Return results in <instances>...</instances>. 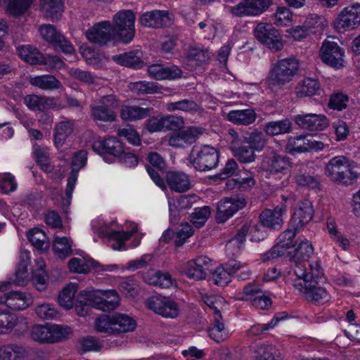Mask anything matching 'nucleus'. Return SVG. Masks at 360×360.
<instances>
[{
    "mask_svg": "<svg viewBox=\"0 0 360 360\" xmlns=\"http://www.w3.org/2000/svg\"><path fill=\"white\" fill-rule=\"evenodd\" d=\"M308 266L309 269L301 264L292 269L293 274L297 277L292 285L307 301L324 304L330 300V296L325 288L316 285L323 275L322 269L317 262Z\"/></svg>",
    "mask_w": 360,
    "mask_h": 360,
    "instance_id": "nucleus-1",
    "label": "nucleus"
},
{
    "mask_svg": "<svg viewBox=\"0 0 360 360\" xmlns=\"http://www.w3.org/2000/svg\"><path fill=\"white\" fill-rule=\"evenodd\" d=\"M354 162L345 156L331 158L325 167V174L334 182L352 185L358 179Z\"/></svg>",
    "mask_w": 360,
    "mask_h": 360,
    "instance_id": "nucleus-2",
    "label": "nucleus"
},
{
    "mask_svg": "<svg viewBox=\"0 0 360 360\" xmlns=\"http://www.w3.org/2000/svg\"><path fill=\"white\" fill-rule=\"evenodd\" d=\"M300 61L295 57L278 60L270 68L267 77L269 85L281 87L290 82L300 70Z\"/></svg>",
    "mask_w": 360,
    "mask_h": 360,
    "instance_id": "nucleus-3",
    "label": "nucleus"
},
{
    "mask_svg": "<svg viewBox=\"0 0 360 360\" xmlns=\"http://www.w3.org/2000/svg\"><path fill=\"white\" fill-rule=\"evenodd\" d=\"M119 105L120 101L116 95L112 94L103 96L96 103L90 105V116L96 124L115 122V110Z\"/></svg>",
    "mask_w": 360,
    "mask_h": 360,
    "instance_id": "nucleus-4",
    "label": "nucleus"
},
{
    "mask_svg": "<svg viewBox=\"0 0 360 360\" xmlns=\"http://www.w3.org/2000/svg\"><path fill=\"white\" fill-rule=\"evenodd\" d=\"M71 333L70 328L60 325H35L30 335L33 340L40 343H54L66 339Z\"/></svg>",
    "mask_w": 360,
    "mask_h": 360,
    "instance_id": "nucleus-5",
    "label": "nucleus"
},
{
    "mask_svg": "<svg viewBox=\"0 0 360 360\" xmlns=\"http://www.w3.org/2000/svg\"><path fill=\"white\" fill-rule=\"evenodd\" d=\"M191 163L194 168L205 172L215 168L219 162V153L212 146L205 145L194 146L191 153Z\"/></svg>",
    "mask_w": 360,
    "mask_h": 360,
    "instance_id": "nucleus-6",
    "label": "nucleus"
},
{
    "mask_svg": "<svg viewBox=\"0 0 360 360\" xmlns=\"http://www.w3.org/2000/svg\"><path fill=\"white\" fill-rule=\"evenodd\" d=\"M135 15L131 10H121L113 17V31L127 44L132 40L135 34Z\"/></svg>",
    "mask_w": 360,
    "mask_h": 360,
    "instance_id": "nucleus-7",
    "label": "nucleus"
},
{
    "mask_svg": "<svg viewBox=\"0 0 360 360\" xmlns=\"http://www.w3.org/2000/svg\"><path fill=\"white\" fill-rule=\"evenodd\" d=\"M319 56L321 61L335 69L345 65V49L336 41L325 39L320 48Z\"/></svg>",
    "mask_w": 360,
    "mask_h": 360,
    "instance_id": "nucleus-8",
    "label": "nucleus"
},
{
    "mask_svg": "<svg viewBox=\"0 0 360 360\" xmlns=\"http://www.w3.org/2000/svg\"><path fill=\"white\" fill-rule=\"evenodd\" d=\"M272 4V0H241L231 6L229 11L236 17H255L266 12Z\"/></svg>",
    "mask_w": 360,
    "mask_h": 360,
    "instance_id": "nucleus-9",
    "label": "nucleus"
},
{
    "mask_svg": "<svg viewBox=\"0 0 360 360\" xmlns=\"http://www.w3.org/2000/svg\"><path fill=\"white\" fill-rule=\"evenodd\" d=\"M255 38L273 51L283 49V44L278 31L269 23L259 22L254 29Z\"/></svg>",
    "mask_w": 360,
    "mask_h": 360,
    "instance_id": "nucleus-10",
    "label": "nucleus"
},
{
    "mask_svg": "<svg viewBox=\"0 0 360 360\" xmlns=\"http://www.w3.org/2000/svg\"><path fill=\"white\" fill-rule=\"evenodd\" d=\"M335 28L339 32L352 30L360 25V4L344 8L334 20Z\"/></svg>",
    "mask_w": 360,
    "mask_h": 360,
    "instance_id": "nucleus-11",
    "label": "nucleus"
},
{
    "mask_svg": "<svg viewBox=\"0 0 360 360\" xmlns=\"http://www.w3.org/2000/svg\"><path fill=\"white\" fill-rule=\"evenodd\" d=\"M88 300L93 307L104 311L115 309L120 303L119 295L115 290L89 291Z\"/></svg>",
    "mask_w": 360,
    "mask_h": 360,
    "instance_id": "nucleus-12",
    "label": "nucleus"
},
{
    "mask_svg": "<svg viewBox=\"0 0 360 360\" xmlns=\"http://www.w3.org/2000/svg\"><path fill=\"white\" fill-rule=\"evenodd\" d=\"M145 304L148 309L165 318L174 319L179 314V305L166 297L153 295L148 297Z\"/></svg>",
    "mask_w": 360,
    "mask_h": 360,
    "instance_id": "nucleus-13",
    "label": "nucleus"
},
{
    "mask_svg": "<svg viewBox=\"0 0 360 360\" xmlns=\"http://www.w3.org/2000/svg\"><path fill=\"white\" fill-rule=\"evenodd\" d=\"M231 136L230 148L235 158L242 163H251L255 160V150L238 138V132L229 130Z\"/></svg>",
    "mask_w": 360,
    "mask_h": 360,
    "instance_id": "nucleus-14",
    "label": "nucleus"
},
{
    "mask_svg": "<svg viewBox=\"0 0 360 360\" xmlns=\"http://www.w3.org/2000/svg\"><path fill=\"white\" fill-rule=\"evenodd\" d=\"M87 153L84 150H80L74 156L72 165L74 167L68 179L67 187L65 189V198L63 200V207H68L71 203L72 194L75 188V183L78 177L79 169L83 167L86 162Z\"/></svg>",
    "mask_w": 360,
    "mask_h": 360,
    "instance_id": "nucleus-15",
    "label": "nucleus"
},
{
    "mask_svg": "<svg viewBox=\"0 0 360 360\" xmlns=\"http://www.w3.org/2000/svg\"><path fill=\"white\" fill-rule=\"evenodd\" d=\"M245 205L246 200L242 197L226 198L221 200L217 204V221L224 223Z\"/></svg>",
    "mask_w": 360,
    "mask_h": 360,
    "instance_id": "nucleus-16",
    "label": "nucleus"
},
{
    "mask_svg": "<svg viewBox=\"0 0 360 360\" xmlns=\"http://www.w3.org/2000/svg\"><path fill=\"white\" fill-rule=\"evenodd\" d=\"M42 38L53 44L56 49H59L65 53H72L75 51L72 44L51 25H43L39 27Z\"/></svg>",
    "mask_w": 360,
    "mask_h": 360,
    "instance_id": "nucleus-17",
    "label": "nucleus"
},
{
    "mask_svg": "<svg viewBox=\"0 0 360 360\" xmlns=\"http://www.w3.org/2000/svg\"><path fill=\"white\" fill-rule=\"evenodd\" d=\"M115 32L110 21H103L89 29L85 35L89 41L100 46L112 39Z\"/></svg>",
    "mask_w": 360,
    "mask_h": 360,
    "instance_id": "nucleus-18",
    "label": "nucleus"
},
{
    "mask_svg": "<svg viewBox=\"0 0 360 360\" xmlns=\"http://www.w3.org/2000/svg\"><path fill=\"white\" fill-rule=\"evenodd\" d=\"M202 134L200 128L189 127L172 134L168 139V144L174 148H184L195 142Z\"/></svg>",
    "mask_w": 360,
    "mask_h": 360,
    "instance_id": "nucleus-19",
    "label": "nucleus"
},
{
    "mask_svg": "<svg viewBox=\"0 0 360 360\" xmlns=\"http://www.w3.org/2000/svg\"><path fill=\"white\" fill-rule=\"evenodd\" d=\"M294 121L302 129L311 131L323 130L329 125L328 118L321 114L297 115Z\"/></svg>",
    "mask_w": 360,
    "mask_h": 360,
    "instance_id": "nucleus-20",
    "label": "nucleus"
},
{
    "mask_svg": "<svg viewBox=\"0 0 360 360\" xmlns=\"http://www.w3.org/2000/svg\"><path fill=\"white\" fill-rule=\"evenodd\" d=\"M292 227V229L289 228L283 232L278 237V243L266 253L265 256L268 259L280 257L284 255L288 249L295 246L293 240L298 229L295 226Z\"/></svg>",
    "mask_w": 360,
    "mask_h": 360,
    "instance_id": "nucleus-21",
    "label": "nucleus"
},
{
    "mask_svg": "<svg viewBox=\"0 0 360 360\" xmlns=\"http://www.w3.org/2000/svg\"><path fill=\"white\" fill-rule=\"evenodd\" d=\"M140 23L147 27L162 28L171 25L172 18L167 11L154 10L142 14Z\"/></svg>",
    "mask_w": 360,
    "mask_h": 360,
    "instance_id": "nucleus-22",
    "label": "nucleus"
},
{
    "mask_svg": "<svg viewBox=\"0 0 360 360\" xmlns=\"http://www.w3.org/2000/svg\"><path fill=\"white\" fill-rule=\"evenodd\" d=\"M148 75L156 80L176 79L181 78L182 70L175 65H164L160 63H154L148 67Z\"/></svg>",
    "mask_w": 360,
    "mask_h": 360,
    "instance_id": "nucleus-23",
    "label": "nucleus"
},
{
    "mask_svg": "<svg viewBox=\"0 0 360 360\" xmlns=\"http://www.w3.org/2000/svg\"><path fill=\"white\" fill-rule=\"evenodd\" d=\"M137 229V225L133 224L131 231H109L106 226L100 227L96 231L100 237L108 238L110 241H113L111 246L114 250H120L124 248L125 241L128 240Z\"/></svg>",
    "mask_w": 360,
    "mask_h": 360,
    "instance_id": "nucleus-24",
    "label": "nucleus"
},
{
    "mask_svg": "<svg viewBox=\"0 0 360 360\" xmlns=\"http://www.w3.org/2000/svg\"><path fill=\"white\" fill-rule=\"evenodd\" d=\"M212 260L206 256H200L188 262L186 274L189 278L195 280L205 278L208 272H211Z\"/></svg>",
    "mask_w": 360,
    "mask_h": 360,
    "instance_id": "nucleus-25",
    "label": "nucleus"
},
{
    "mask_svg": "<svg viewBox=\"0 0 360 360\" xmlns=\"http://www.w3.org/2000/svg\"><path fill=\"white\" fill-rule=\"evenodd\" d=\"M285 211L284 205L277 206L273 210H264L259 215L261 224L270 229H280L283 224V216Z\"/></svg>",
    "mask_w": 360,
    "mask_h": 360,
    "instance_id": "nucleus-26",
    "label": "nucleus"
},
{
    "mask_svg": "<svg viewBox=\"0 0 360 360\" xmlns=\"http://www.w3.org/2000/svg\"><path fill=\"white\" fill-rule=\"evenodd\" d=\"M263 167L273 174H287L290 170L291 162L287 156L274 153L264 162Z\"/></svg>",
    "mask_w": 360,
    "mask_h": 360,
    "instance_id": "nucleus-27",
    "label": "nucleus"
},
{
    "mask_svg": "<svg viewBox=\"0 0 360 360\" xmlns=\"http://www.w3.org/2000/svg\"><path fill=\"white\" fill-rule=\"evenodd\" d=\"M92 149L101 155L109 154L118 157L123 152L122 143L115 137H108L103 140L95 141Z\"/></svg>",
    "mask_w": 360,
    "mask_h": 360,
    "instance_id": "nucleus-28",
    "label": "nucleus"
},
{
    "mask_svg": "<svg viewBox=\"0 0 360 360\" xmlns=\"http://www.w3.org/2000/svg\"><path fill=\"white\" fill-rule=\"evenodd\" d=\"M314 214V210L311 202L305 200L300 202L298 207L294 212L290 221V226L300 229L311 221Z\"/></svg>",
    "mask_w": 360,
    "mask_h": 360,
    "instance_id": "nucleus-29",
    "label": "nucleus"
},
{
    "mask_svg": "<svg viewBox=\"0 0 360 360\" xmlns=\"http://www.w3.org/2000/svg\"><path fill=\"white\" fill-rule=\"evenodd\" d=\"M166 181L169 188L175 192L184 193L191 188L189 176L182 172H167Z\"/></svg>",
    "mask_w": 360,
    "mask_h": 360,
    "instance_id": "nucleus-30",
    "label": "nucleus"
},
{
    "mask_svg": "<svg viewBox=\"0 0 360 360\" xmlns=\"http://www.w3.org/2000/svg\"><path fill=\"white\" fill-rule=\"evenodd\" d=\"M75 129L74 121L65 119L56 123L53 129V142L56 148L62 147Z\"/></svg>",
    "mask_w": 360,
    "mask_h": 360,
    "instance_id": "nucleus-31",
    "label": "nucleus"
},
{
    "mask_svg": "<svg viewBox=\"0 0 360 360\" xmlns=\"http://www.w3.org/2000/svg\"><path fill=\"white\" fill-rule=\"evenodd\" d=\"M0 302L4 303L8 307L13 310H22L31 304L32 299L25 293L13 291L6 293L4 300H0Z\"/></svg>",
    "mask_w": 360,
    "mask_h": 360,
    "instance_id": "nucleus-32",
    "label": "nucleus"
},
{
    "mask_svg": "<svg viewBox=\"0 0 360 360\" xmlns=\"http://www.w3.org/2000/svg\"><path fill=\"white\" fill-rule=\"evenodd\" d=\"M257 117V115L253 108H249L243 110H231L226 115L229 122L243 126H248L253 124Z\"/></svg>",
    "mask_w": 360,
    "mask_h": 360,
    "instance_id": "nucleus-33",
    "label": "nucleus"
},
{
    "mask_svg": "<svg viewBox=\"0 0 360 360\" xmlns=\"http://www.w3.org/2000/svg\"><path fill=\"white\" fill-rule=\"evenodd\" d=\"M25 105L32 111H43L56 105V101L52 97L28 94L23 98Z\"/></svg>",
    "mask_w": 360,
    "mask_h": 360,
    "instance_id": "nucleus-34",
    "label": "nucleus"
},
{
    "mask_svg": "<svg viewBox=\"0 0 360 360\" xmlns=\"http://www.w3.org/2000/svg\"><path fill=\"white\" fill-rule=\"evenodd\" d=\"M142 58V52L139 50H134L120 55L113 56L112 60L123 66L133 68H141L144 65Z\"/></svg>",
    "mask_w": 360,
    "mask_h": 360,
    "instance_id": "nucleus-35",
    "label": "nucleus"
},
{
    "mask_svg": "<svg viewBox=\"0 0 360 360\" xmlns=\"http://www.w3.org/2000/svg\"><path fill=\"white\" fill-rule=\"evenodd\" d=\"M313 254L314 247L311 243L307 240H301L294 250V255L292 257L295 264L293 269L299 264L303 265L307 269V262Z\"/></svg>",
    "mask_w": 360,
    "mask_h": 360,
    "instance_id": "nucleus-36",
    "label": "nucleus"
},
{
    "mask_svg": "<svg viewBox=\"0 0 360 360\" xmlns=\"http://www.w3.org/2000/svg\"><path fill=\"white\" fill-rule=\"evenodd\" d=\"M238 138L257 152L264 149L267 141L264 134L257 129L252 132L238 133Z\"/></svg>",
    "mask_w": 360,
    "mask_h": 360,
    "instance_id": "nucleus-37",
    "label": "nucleus"
},
{
    "mask_svg": "<svg viewBox=\"0 0 360 360\" xmlns=\"http://www.w3.org/2000/svg\"><path fill=\"white\" fill-rule=\"evenodd\" d=\"M320 89L319 82L311 77H305L300 81L295 87L297 97L303 98L315 95Z\"/></svg>",
    "mask_w": 360,
    "mask_h": 360,
    "instance_id": "nucleus-38",
    "label": "nucleus"
},
{
    "mask_svg": "<svg viewBox=\"0 0 360 360\" xmlns=\"http://www.w3.org/2000/svg\"><path fill=\"white\" fill-rule=\"evenodd\" d=\"M41 8L45 17L52 21L58 20L63 11L62 0H41Z\"/></svg>",
    "mask_w": 360,
    "mask_h": 360,
    "instance_id": "nucleus-39",
    "label": "nucleus"
},
{
    "mask_svg": "<svg viewBox=\"0 0 360 360\" xmlns=\"http://www.w3.org/2000/svg\"><path fill=\"white\" fill-rule=\"evenodd\" d=\"M292 122L289 119L268 122L264 126L266 134L274 136L288 134L292 131Z\"/></svg>",
    "mask_w": 360,
    "mask_h": 360,
    "instance_id": "nucleus-40",
    "label": "nucleus"
},
{
    "mask_svg": "<svg viewBox=\"0 0 360 360\" xmlns=\"http://www.w3.org/2000/svg\"><path fill=\"white\" fill-rule=\"evenodd\" d=\"M150 114V109L137 105H124L122 107L120 115L125 121H136L147 117Z\"/></svg>",
    "mask_w": 360,
    "mask_h": 360,
    "instance_id": "nucleus-41",
    "label": "nucleus"
},
{
    "mask_svg": "<svg viewBox=\"0 0 360 360\" xmlns=\"http://www.w3.org/2000/svg\"><path fill=\"white\" fill-rule=\"evenodd\" d=\"M30 84L43 90L58 89L62 86L61 82L52 75H44L30 78Z\"/></svg>",
    "mask_w": 360,
    "mask_h": 360,
    "instance_id": "nucleus-42",
    "label": "nucleus"
},
{
    "mask_svg": "<svg viewBox=\"0 0 360 360\" xmlns=\"http://www.w3.org/2000/svg\"><path fill=\"white\" fill-rule=\"evenodd\" d=\"M18 55L25 62L31 65H40L43 54L31 45H22L16 49Z\"/></svg>",
    "mask_w": 360,
    "mask_h": 360,
    "instance_id": "nucleus-43",
    "label": "nucleus"
},
{
    "mask_svg": "<svg viewBox=\"0 0 360 360\" xmlns=\"http://www.w3.org/2000/svg\"><path fill=\"white\" fill-rule=\"evenodd\" d=\"M27 238L32 245L38 250L45 252L49 250L50 243L44 231L34 228L28 231Z\"/></svg>",
    "mask_w": 360,
    "mask_h": 360,
    "instance_id": "nucleus-44",
    "label": "nucleus"
},
{
    "mask_svg": "<svg viewBox=\"0 0 360 360\" xmlns=\"http://www.w3.org/2000/svg\"><path fill=\"white\" fill-rule=\"evenodd\" d=\"M30 264V252L21 250L20 253L19 262L15 272L14 282L18 285H23L27 277V266Z\"/></svg>",
    "mask_w": 360,
    "mask_h": 360,
    "instance_id": "nucleus-45",
    "label": "nucleus"
},
{
    "mask_svg": "<svg viewBox=\"0 0 360 360\" xmlns=\"http://www.w3.org/2000/svg\"><path fill=\"white\" fill-rule=\"evenodd\" d=\"M114 334L132 331L136 328L135 321L129 316L117 314L112 316Z\"/></svg>",
    "mask_w": 360,
    "mask_h": 360,
    "instance_id": "nucleus-46",
    "label": "nucleus"
},
{
    "mask_svg": "<svg viewBox=\"0 0 360 360\" xmlns=\"http://www.w3.org/2000/svg\"><path fill=\"white\" fill-rule=\"evenodd\" d=\"M221 320L222 316L221 314L214 315L213 326L208 329L209 336L217 342H223L229 337V333L226 330Z\"/></svg>",
    "mask_w": 360,
    "mask_h": 360,
    "instance_id": "nucleus-47",
    "label": "nucleus"
},
{
    "mask_svg": "<svg viewBox=\"0 0 360 360\" xmlns=\"http://www.w3.org/2000/svg\"><path fill=\"white\" fill-rule=\"evenodd\" d=\"M208 49L200 46H191L188 49L186 59L193 65H200L207 62L210 58Z\"/></svg>",
    "mask_w": 360,
    "mask_h": 360,
    "instance_id": "nucleus-48",
    "label": "nucleus"
},
{
    "mask_svg": "<svg viewBox=\"0 0 360 360\" xmlns=\"http://www.w3.org/2000/svg\"><path fill=\"white\" fill-rule=\"evenodd\" d=\"M33 0H0V4L6 6L8 11L15 17L25 13Z\"/></svg>",
    "mask_w": 360,
    "mask_h": 360,
    "instance_id": "nucleus-49",
    "label": "nucleus"
},
{
    "mask_svg": "<svg viewBox=\"0 0 360 360\" xmlns=\"http://www.w3.org/2000/svg\"><path fill=\"white\" fill-rule=\"evenodd\" d=\"M18 318L8 310L0 309V335L9 333L18 324Z\"/></svg>",
    "mask_w": 360,
    "mask_h": 360,
    "instance_id": "nucleus-50",
    "label": "nucleus"
},
{
    "mask_svg": "<svg viewBox=\"0 0 360 360\" xmlns=\"http://www.w3.org/2000/svg\"><path fill=\"white\" fill-rule=\"evenodd\" d=\"M286 317L287 316L284 312L276 314L268 324H255L252 326L248 330L247 334L249 337L259 335L269 328L275 327L280 321L284 320Z\"/></svg>",
    "mask_w": 360,
    "mask_h": 360,
    "instance_id": "nucleus-51",
    "label": "nucleus"
},
{
    "mask_svg": "<svg viewBox=\"0 0 360 360\" xmlns=\"http://www.w3.org/2000/svg\"><path fill=\"white\" fill-rule=\"evenodd\" d=\"M167 109L169 111L181 110L186 112H195L200 110V107L193 100L184 99L168 103L167 104Z\"/></svg>",
    "mask_w": 360,
    "mask_h": 360,
    "instance_id": "nucleus-52",
    "label": "nucleus"
},
{
    "mask_svg": "<svg viewBox=\"0 0 360 360\" xmlns=\"http://www.w3.org/2000/svg\"><path fill=\"white\" fill-rule=\"evenodd\" d=\"M147 281L150 285L158 286L162 288H168L173 285L174 280L169 273L158 271L150 276Z\"/></svg>",
    "mask_w": 360,
    "mask_h": 360,
    "instance_id": "nucleus-53",
    "label": "nucleus"
},
{
    "mask_svg": "<svg viewBox=\"0 0 360 360\" xmlns=\"http://www.w3.org/2000/svg\"><path fill=\"white\" fill-rule=\"evenodd\" d=\"M131 91L138 95L155 94L158 92V86L153 82L139 81L130 83Z\"/></svg>",
    "mask_w": 360,
    "mask_h": 360,
    "instance_id": "nucleus-54",
    "label": "nucleus"
},
{
    "mask_svg": "<svg viewBox=\"0 0 360 360\" xmlns=\"http://www.w3.org/2000/svg\"><path fill=\"white\" fill-rule=\"evenodd\" d=\"M76 292L77 286L75 284L65 286L58 295L59 304L66 309L72 308Z\"/></svg>",
    "mask_w": 360,
    "mask_h": 360,
    "instance_id": "nucleus-55",
    "label": "nucleus"
},
{
    "mask_svg": "<svg viewBox=\"0 0 360 360\" xmlns=\"http://www.w3.org/2000/svg\"><path fill=\"white\" fill-rule=\"evenodd\" d=\"M37 316L43 320H52L58 317V311L53 304L42 303L35 307Z\"/></svg>",
    "mask_w": 360,
    "mask_h": 360,
    "instance_id": "nucleus-56",
    "label": "nucleus"
},
{
    "mask_svg": "<svg viewBox=\"0 0 360 360\" xmlns=\"http://www.w3.org/2000/svg\"><path fill=\"white\" fill-rule=\"evenodd\" d=\"M23 349L16 345L0 347V360H18L22 355Z\"/></svg>",
    "mask_w": 360,
    "mask_h": 360,
    "instance_id": "nucleus-57",
    "label": "nucleus"
},
{
    "mask_svg": "<svg viewBox=\"0 0 360 360\" xmlns=\"http://www.w3.org/2000/svg\"><path fill=\"white\" fill-rule=\"evenodd\" d=\"M53 250L54 253L60 258H65L72 253V246L65 237H56Z\"/></svg>",
    "mask_w": 360,
    "mask_h": 360,
    "instance_id": "nucleus-58",
    "label": "nucleus"
},
{
    "mask_svg": "<svg viewBox=\"0 0 360 360\" xmlns=\"http://www.w3.org/2000/svg\"><path fill=\"white\" fill-rule=\"evenodd\" d=\"M211 214V209L209 206L195 208L191 215V221L197 228H200L207 221Z\"/></svg>",
    "mask_w": 360,
    "mask_h": 360,
    "instance_id": "nucleus-59",
    "label": "nucleus"
},
{
    "mask_svg": "<svg viewBox=\"0 0 360 360\" xmlns=\"http://www.w3.org/2000/svg\"><path fill=\"white\" fill-rule=\"evenodd\" d=\"M292 13L285 6L278 7L274 14V24L277 26H288L292 22Z\"/></svg>",
    "mask_w": 360,
    "mask_h": 360,
    "instance_id": "nucleus-60",
    "label": "nucleus"
},
{
    "mask_svg": "<svg viewBox=\"0 0 360 360\" xmlns=\"http://www.w3.org/2000/svg\"><path fill=\"white\" fill-rule=\"evenodd\" d=\"M250 225L248 224H243L237 231V233L231 240L226 244V250L229 251L236 243L238 244L237 252L241 248L245 240L246 236L250 230Z\"/></svg>",
    "mask_w": 360,
    "mask_h": 360,
    "instance_id": "nucleus-61",
    "label": "nucleus"
},
{
    "mask_svg": "<svg viewBox=\"0 0 360 360\" xmlns=\"http://www.w3.org/2000/svg\"><path fill=\"white\" fill-rule=\"evenodd\" d=\"M34 153L37 162L40 165L41 168L45 172H51V166L47 148H41L38 146L34 148Z\"/></svg>",
    "mask_w": 360,
    "mask_h": 360,
    "instance_id": "nucleus-62",
    "label": "nucleus"
},
{
    "mask_svg": "<svg viewBox=\"0 0 360 360\" xmlns=\"http://www.w3.org/2000/svg\"><path fill=\"white\" fill-rule=\"evenodd\" d=\"M101 348V343L93 336H86L80 340V350L82 352H98Z\"/></svg>",
    "mask_w": 360,
    "mask_h": 360,
    "instance_id": "nucleus-63",
    "label": "nucleus"
},
{
    "mask_svg": "<svg viewBox=\"0 0 360 360\" xmlns=\"http://www.w3.org/2000/svg\"><path fill=\"white\" fill-rule=\"evenodd\" d=\"M68 268L71 272L77 274H86L90 271V267L84 258H72L68 262Z\"/></svg>",
    "mask_w": 360,
    "mask_h": 360,
    "instance_id": "nucleus-64",
    "label": "nucleus"
}]
</instances>
